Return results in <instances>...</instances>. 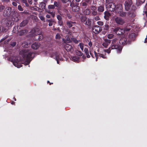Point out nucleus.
I'll list each match as a JSON object with an SVG mask.
<instances>
[{
  "mask_svg": "<svg viewBox=\"0 0 147 147\" xmlns=\"http://www.w3.org/2000/svg\"><path fill=\"white\" fill-rule=\"evenodd\" d=\"M22 53L23 57L27 59V61L25 63V65H28L32 60L31 58L33 53L32 52L31 50L24 49L22 50Z\"/></svg>",
  "mask_w": 147,
  "mask_h": 147,
  "instance_id": "f257e3e1",
  "label": "nucleus"
},
{
  "mask_svg": "<svg viewBox=\"0 0 147 147\" xmlns=\"http://www.w3.org/2000/svg\"><path fill=\"white\" fill-rule=\"evenodd\" d=\"M110 47L111 49H116L117 53H121L123 48L122 46L119 44L118 38H115L112 40Z\"/></svg>",
  "mask_w": 147,
  "mask_h": 147,
  "instance_id": "f03ea898",
  "label": "nucleus"
},
{
  "mask_svg": "<svg viewBox=\"0 0 147 147\" xmlns=\"http://www.w3.org/2000/svg\"><path fill=\"white\" fill-rule=\"evenodd\" d=\"M131 40L128 38H122L119 40V42L120 45H122V46L126 45H129L131 43Z\"/></svg>",
  "mask_w": 147,
  "mask_h": 147,
  "instance_id": "7ed1b4c3",
  "label": "nucleus"
},
{
  "mask_svg": "<svg viewBox=\"0 0 147 147\" xmlns=\"http://www.w3.org/2000/svg\"><path fill=\"white\" fill-rule=\"evenodd\" d=\"M107 9L108 11L113 12L115 8V4L113 3H111L106 4Z\"/></svg>",
  "mask_w": 147,
  "mask_h": 147,
  "instance_id": "20e7f679",
  "label": "nucleus"
},
{
  "mask_svg": "<svg viewBox=\"0 0 147 147\" xmlns=\"http://www.w3.org/2000/svg\"><path fill=\"white\" fill-rule=\"evenodd\" d=\"M113 29V32L117 35H120L124 34V30L123 28L117 27Z\"/></svg>",
  "mask_w": 147,
  "mask_h": 147,
  "instance_id": "39448f33",
  "label": "nucleus"
},
{
  "mask_svg": "<svg viewBox=\"0 0 147 147\" xmlns=\"http://www.w3.org/2000/svg\"><path fill=\"white\" fill-rule=\"evenodd\" d=\"M78 4H77L76 3H71L70 4V6L72 7V9L73 11L78 13L79 11L80 8L78 5Z\"/></svg>",
  "mask_w": 147,
  "mask_h": 147,
  "instance_id": "423d86ee",
  "label": "nucleus"
},
{
  "mask_svg": "<svg viewBox=\"0 0 147 147\" xmlns=\"http://www.w3.org/2000/svg\"><path fill=\"white\" fill-rule=\"evenodd\" d=\"M92 32L96 34H97L102 30L101 27L98 25H94L92 28Z\"/></svg>",
  "mask_w": 147,
  "mask_h": 147,
  "instance_id": "0eeeda50",
  "label": "nucleus"
},
{
  "mask_svg": "<svg viewBox=\"0 0 147 147\" xmlns=\"http://www.w3.org/2000/svg\"><path fill=\"white\" fill-rule=\"evenodd\" d=\"M13 11H12V9L10 7H7L5 10L4 13L5 16H13Z\"/></svg>",
  "mask_w": 147,
  "mask_h": 147,
  "instance_id": "6e6552de",
  "label": "nucleus"
},
{
  "mask_svg": "<svg viewBox=\"0 0 147 147\" xmlns=\"http://www.w3.org/2000/svg\"><path fill=\"white\" fill-rule=\"evenodd\" d=\"M132 3L131 0H126L124 4L125 10L127 11L129 10L131 7Z\"/></svg>",
  "mask_w": 147,
  "mask_h": 147,
  "instance_id": "1a4fd4ad",
  "label": "nucleus"
},
{
  "mask_svg": "<svg viewBox=\"0 0 147 147\" xmlns=\"http://www.w3.org/2000/svg\"><path fill=\"white\" fill-rule=\"evenodd\" d=\"M115 11L116 13H121L123 11V7L121 4H118L115 5Z\"/></svg>",
  "mask_w": 147,
  "mask_h": 147,
  "instance_id": "9d476101",
  "label": "nucleus"
},
{
  "mask_svg": "<svg viewBox=\"0 0 147 147\" xmlns=\"http://www.w3.org/2000/svg\"><path fill=\"white\" fill-rule=\"evenodd\" d=\"M91 11V15L93 16H96L98 14L97 10V7L96 6L92 5L90 7Z\"/></svg>",
  "mask_w": 147,
  "mask_h": 147,
  "instance_id": "9b49d317",
  "label": "nucleus"
},
{
  "mask_svg": "<svg viewBox=\"0 0 147 147\" xmlns=\"http://www.w3.org/2000/svg\"><path fill=\"white\" fill-rule=\"evenodd\" d=\"M53 55L54 56V58L56 60L57 63L59 64V61L61 59V57L60 56V54L57 52H55L53 53Z\"/></svg>",
  "mask_w": 147,
  "mask_h": 147,
  "instance_id": "f8f14e48",
  "label": "nucleus"
},
{
  "mask_svg": "<svg viewBox=\"0 0 147 147\" xmlns=\"http://www.w3.org/2000/svg\"><path fill=\"white\" fill-rule=\"evenodd\" d=\"M39 30V29L37 28H35L32 30L30 32L32 33V36H34L35 37L36 35L39 34V32H38Z\"/></svg>",
  "mask_w": 147,
  "mask_h": 147,
  "instance_id": "ddd939ff",
  "label": "nucleus"
},
{
  "mask_svg": "<svg viewBox=\"0 0 147 147\" xmlns=\"http://www.w3.org/2000/svg\"><path fill=\"white\" fill-rule=\"evenodd\" d=\"M115 21L117 23L120 25H122L124 23V21L120 17L116 18L115 19Z\"/></svg>",
  "mask_w": 147,
  "mask_h": 147,
  "instance_id": "4468645a",
  "label": "nucleus"
},
{
  "mask_svg": "<svg viewBox=\"0 0 147 147\" xmlns=\"http://www.w3.org/2000/svg\"><path fill=\"white\" fill-rule=\"evenodd\" d=\"M44 36L42 34L39 33L36 35L34 37V40H35L41 41L43 38Z\"/></svg>",
  "mask_w": 147,
  "mask_h": 147,
  "instance_id": "2eb2a0df",
  "label": "nucleus"
},
{
  "mask_svg": "<svg viewBox=\"0 0 147 147\" xmlns=\"http://www.w3.org/2000/svg\"><path fill=\"white\" fill-rule=\"evenodd\" d=\"M105 42L102 44V45L105 48H107L111 42V40L107 39H104Z\"/></svg>",
  "mask_w": 147,
  "mask_h": 147,
  "instance_id": "dca6fc26",
  "label": "nucleus"
},
{
  "mask_svg": "<svg viewBox=\"0 0 147 147\" xmlns=\"http://www.w3.org/2000/svg\"><path fill=\"white\" fill-rule=\"evenodd\" d=\"M104 18L105 20L107 21H109V20L110 17L111 16V13L108 11H106L104 12Z\"/></svg>",
  "mask_w": 147,
  "mask_h": 147,
  "instance_id": "f3484780",
  "label": "nucleus"
},
{
  "mask_svg": "<svg viewBox=\"0 0 147 147\" xmlns=\"http://www.w3.org/2000/svg\"><path fill=\"white\" fill-rule=\"evenodd\" d=\"M65 48L66 50L67 51L71 52L73 51V49L72 48V46L69 44H67L65 45Z\"/></svg>",
  "mask_w": 147,
  "mask_h": 147,
  "instance_id": "a211bd4d",
  "label": "nucleus"
},
{
  "mask_svg": "<svg viewBox=\"0 0 147 147\" xmlns=\"http://www.w3.org/2000/svg\"><path fill=\"white\" fill-rule=\"evenodd\" d=\"M40 46V44L39 43L35 42L32 44V48L34 49H37Z\"/></svg>",
  "mask_w": 147,
  "mask_h": 147,
  "instance_id": "6ab92c4d",
  "label": "nucleus"
},
{
  "mask_svg": "<svg viewBox=\"0 0 147 147\" xmlns=\"http://www.w3.org/2000/svg\"><path fill=\"white\" fill-rule=\"evenodd\" d=\"M13 62V65L16 67L20 68L21 67V65L18 63V59L12 60L11 61Z\"/></svg>",
  "mask_w": 147,
  "mask_h": 147,
  "instance_id": "aec40b11",
  "label": "nucleus"
},
{
  "mask_svg": "<svg viewBox=\"0 0 147 147\" xmlns=\"http://www.w3.org/2000/svg\"><path fill=\"white\" fill-rule=\"evenodd\" d=\"M39 6L40 7H41L42 9H45L46 12H49V10L45 8L46 4L45 3L43 2L40 3Z\"/></svg>",
  "mask_w": 147,
  "mask_h": 147,
  "instance_id": "412c9836",
  "label": "nucleus"
},
{
  "mask_svg": "<svg viewBox=\"0 0 147 147\" xmlns=\"http://www.w3.org/2000/svg\"><path fill=\"white\" fill-rule=\"evenodd\" d=\"M76 24V22H73L71 21H67L66 24L69 28L73 26H74Z\"/></svg>",
  "mask_w": 147,
  "mask_h": 147,
  "instance_id": "4be33fe9",
  "label": "nucleus"
},
{
  "mask_svg": "<svg viewBox=\"0 0 147 147\" xmlns=\"http://www.w3.org/2000/svg\"><path fill=\"white\" fill-rule=\"evenodd\" d=\"M13 23V22L11 20L6 19L5 20V24L6 26L7 27L11 26Z\"/></svg>",
  "mask_w": 147,
  "mask_h": 147,
  "instance_id": "5701e85b",
  "label": "nucleus"
},
{
  "mask_svg": "<svg viewBox=\"0 0 147 147\" xmlns=\"http://www.w3.org/2000/svg\"><path fill=\"white\" fill-rule=\"evenodd\" d=\"M97 10L99 12H103L105 10L104 5H101L98 6L97 7Z\"/></svg>",
  "mask_w": 147,
  "mask_h": 147,
  "instance_id": "b1692460",
  "label": "nucleus"
},
{
  "mask_svg": "<svg viewBox=\"0 0 147 147\" xmlns=\"http://www.w3.org/2000/svg\"><path fill=\"white\" fill-rule=\"evenodd\" d=\"M28 20H23L20 24V27H22L25 26L28 23Z\"/></svg>",
  "mask_w": 147,
  "mask_h": 147,
  "instance_id": "393cba45",
  "label": "nucleus"
},
{
  "mask_svg": "<svg viewBox=\"0 0 147 147\" xmlns=\"http://www.w3.org/2000/svg\"><path fill=\"white\" fill-rule=\"evenodd\" d=\"M84 13L86 15H89L90 14H91V10L88 8L86 9L84 11Z\"/></svg>",
  "mask_w": 147,
  "mask_h": 147,
  "instance_id": "a878e982",
  "label": "nucleus"
},
{
  "mask_svg": "<svg viewBox=\"0 0 147 147\" xmlns=\"http://www.w3.org/2000/svg\"><path fill=\"white\" fill-rule=\"evenodd\" d=\"M85 24L86 25H87L88 26H91L92 24L91 20V19H90L89 18L87 19L86 21Z\"/></svg>",
  "mask_w": 147,
  "mask_h": 147,
  "instance_id": "bb28decb",
  "label": "nucleus"
},
{
  "mask_svg": "<svg viewBox=\"0 0 147 147\" xmlns=\"http://www.w3.org/2000/svg\"><path fill=\"white\" fill-rule=\"evenodd\" d=\"M128 15L129 17H135L136 16L135 11L133 10L131 11H130L128 13Z\"/></svg>",
  "mask_w": 147,
  "mask_h": 147,
  "instance_id": "cd10ccee",
  "label": "nucleus"
},
{
  "mask_svg": "<svg viewBox=\"0 0 147 147\" xmlns=\"http://www.w3.org/2000/svg\"><path fill=\"white\" fill-rule=\"evenodd\" d=\"M27 31L26 30H21L18 32V34L20 36L23 35L25 33H27Z\"/></svg>",
  "mask_w": 147,
  "mask_h": 147,
  "instance_id": "c85d7f7f",
  "label": "nucleus"
},
{
  "mask_svg": "<svg viewBox=\"0 0 147 147\" xmlns=\"http://www.w3.org/2000/svg\"><path fill=\"white\" fill-rule=\"evenodd\" d=\"M84 52L86 55V57L89 58L90 57V56L89 54V51L87 48H85L84 49Z\"/></svg>",
  "mask_w": 147,
  "mask_h": 147,
  "instance_id": "c756f323",
  "label": "nucleus"
},
{
  "mask_svg": "<svg viewBox=\"0 0 147 147\" xmlns=\"http://www.w3.org/2000/svg\"><path fill=\"white\" fill-rule=\"evenodd\" d=\"M72 60L75 62H78L79 61L80 58L78 57L75 56L72 57Z\"/></svg>",
  "mask_w": 147,
  "mask_h": 147,
  "instance_id": "7c9ffc66",
  "label": "nucleus"
},
{
  "mask_svg": "<svg viewBox=\"0 0 147 147\" xmlns=\"http://www.w3.org/2000/svg\"><path fill=\"white\" fill-rule=\"evenodd\" d=\"M53 5L55 6V7L57 8L59 7V3L58 2L55 1L54 2Z\"/></svg>",
  "mask_w": 147,
  "mask_h": 147,
  "instance_id": "2f4dec72",
  "label": "nucleus"
},
{
  "mask_svg": "<svg viewBox=\"0 0 147 147\" xmlns=\"http://www.w3.org/2000/svg\"><path fill=\"white\" fill-rule=\"evenodd\" d=\"M76 55L79 56H82L83 55V53L80 51L77 50L76 51Z\"/></svg>",
  "mask_w": 147,
  "mask_h": 147,
  "instance_id": "473e14b6",
  "label": "nucleus"
},
{
  "mask_svg": "<svg viewBox=\"0 0 147 147\" xmlns=\"http://www.w3.org/2000/svg\"><path fill=\"white\" fill-rule=\"evenodd\" d=\"M47 21L49 23V26H51L53 25V21L51 20H47Z\"/></svg>",
  "mask_w": 147,
  "mask_h": 147,
  "instance_id": "72a5a7b5",
  "label": "nucleus"
},
{
  "mask_svg": "<svg viewBox=\"0 0 147 147\" xmlns=\"http://www.w3.org/2000/svg\"><path fill=\"white\" fill-rule=\"evenodd\" d=\"M98 54H99V56L100 57H101L103 59H106L107 58V57L105 56L106 54H105V55H104L102 54V53H98Z\"/></svg>",
  "mask_w": 147,
  "mask_h": 147,
  "instance_id": "f704fd0d",
  "label": "nucleus"
},
{
  "mask_svg": "<svg viewBox=\"0 0 147 147\" xmlns=\"http://www.w3.org/2000/svg\"><path fill=\"white\" fill-rule=\"evenodd\" d=\"M48 8L49 9L48 10H49V9H56L55 8V6H54L53 5H49L48 6Z\"/></svg>",
  "mask_w": 147,
  "mask_h": 147,
  "instance_id": "c9c22d12",
  "label": "nucleus"
},
{
  "mask_svg": "<svg viewBox=\"0 0 147 147\" xmlns=\"http://www.w3.org/2000/svg\"><path fill=\"white\" fill-rule=\"evenodd\" d=\"M22 2L25 3L26 6V7H28L29 6V5L28 3H27V1L26 0H21Z\"/></svg>",
  "mask_w": 147,
  "mask_h": 147,
  "instance_id": "e433bc0d",
  "label": "nucleus"
},
{
  "mask_svg": "<svg viewBox=\"0 0 147 147\" xmlns=\"http://www.w3.org/2000/svg\"><path fill=\"white\" fill-rule=\"evenodd\" d=\"M109 26L107 24L104 26L103 28L105 30H108L109 28Z\"/></svg>",
  "mask_w": 147,
  "mask_h": 147,
  "instance_id": "4c0bfd02",
  "label": "nucleus"
},
{
  "mask_svg": "<svg viewBox=\"0 0 147 147\" xmlns=\"http://www.w3.org/2000/svg\"><path fill=\"white\" fill-rule=\"evenodd\" d=\"M84 44L82 43H80L78 45V46L80 47L81 49L82 50H83L84 49Z\"/></svg>",
  "mask_w": 147,
  "mask_h": 147,
  "instance_id": "58836bf2",
  "label": "nucleus"
},
{
  "mask_svg": "<svg viewBox=\"0 0 147 147\" xmlns=\"http://www.w3.org/2000/svg\"><path fill=\"white\" fill-rule=\"evenodd\" d=\"M71 40L72 41H73L76 44H78V40H77L76 38H71Z\"/></svg>",
  "mask_w": 147,
  "mask_h": 147,
  "instance_id": "ea45409f",
  "label": "nucleus"
},
{
  "mask_svg": "<svg viewBox=\"0 0 147 147\" xmlns=\"http://www.w3.org/2000/svg\"><path fill=\"white\" fill-rule=\"evenodd\" d=\"M112 49H111V47H110L108 49H105L104 50V51L105 52H107L108 53H109L111 52V50Z\"/></svg>",
  "mask_w": 147,
  "mask_h": 147,
  "instance_id": "a19ab883",
  "label": "nucleus"
},
{
  "mask_svg": "<svg viewBox=\"0 0 147 147\" xmlns=\"http://www.w3.org/2000/svg\"><path fill=\"white\" fill-rule=\"evenodd\" d=\"M6 30L5 28H4L3 26H0V32L4 31H6Z\"/></svg>",
  "mask_w": 147,
  "mask_h": 147,
  "instance_id": "79ce46f5",
  "label": "nucleus"
},
{
  "mask_svg": "<svg viewBox=\"0 0 147 147\" xmlns=\"http://www.w3.org/2000/svg\"><path fill=\"white\" fill-rule=\"evenodd\" d=\"M87 19V18L85 16H83L81 18V21L82 22H85L86 21Z\"/></svg>",
  "mask_w": 147,
  "mask_h": 147,
  "instance_id": "37998d69",
  "label": "nucleus"
},
{
  "mask_svg": "<svg viewBox=\"0 0 147 147\" xmlns=\"http://www.w3.org/2000/svg\"><path fill=\"white\" fill-rule=\"evenodd\" d=\"M94 53L95 54V57H96V61L97 60L98 57V56H99V54H98V53L97 54V53H96L95 51H94Z\"/></svg>",
  "mask_w": 147,
  "mask_h": 147,
  "instance_id": "c03bdc74",
  "label": "nucleus"
},
{
  "mask_svg": "<svg viewBox=\"0 0 147 147\" xmlns=\"http://www.w3.org/2000/svg\"><path fill=\"white\" fill-rule=\"evenodd\" d=\"M114 35L112 34H109L108 35V38L109 39H112L114 37Z\"/></svg>",
  "mask_w": 147,
  "mask_h": 147,
  "instance_id": "a18cd8bd",
  "label": "nucleus"
},
{
  "mask_svg": "<svg viewBox=\"0 0 147 147\" xmlns=\"http://www.w3.org/2000/svg\"><path fill=\"white\" fill-rule=\"evenodd\" d=\"M18 9L19 10L21 11H23V9L22 7L20 5H19L18 6Z\"/></svg>",
  "mask_w": 147,
  "mask_h": 147,
  "instance_id": "49530a36",
  "label": "nucleus"
},
{
  "mask_svg": "<svg viewBox=\"0 0 147 147\" xmlns=\"http://www.w3.org/2000/svg\"><path fill=\"white\" fill-rule=\"evenodd\" d=\"M113 0H106L105 4H106L107 3H113Z\"/></svg>",
  "mask_w": 147,
  "mask_h": 147,
  "instance_id": "de8ad7c7",
  "label": "nucleus"
},
{
  "mask_svg": "<svg viewBox=\"0 0 147 147\" xmlns=\"http://www.w3.org/2000/svg\"><path fill=\"white\" fill-rule=\"evenodd\" d=\"M37 7L36 6H34L32 7V8L31 9L32 10H33L39 11V10H37Z\"/></svg>",
  "mask_w": 147,
  "mask_h": 147,
  "instance_id": "09e8293b",
  "label": "nucleus"
},
{
  "mask_svg": "<svg viewBox=\"0 0 147 147\" xmlns=\"http://www.w3.org/2000/svg\"><path fill=\"white\" fill-rule=\"evenodd\" d=\"M58 23L59 25L60 26H62L63 24V22L62 20L58 21Z\"/></svg>",
  "mask_w": 147,
  "mask_h": 147,
  "instance_id": "8fccbe9b",
  "label": "nucleus"
},
{
  "mask_svg": "<svg viewBox=\"0 0 147 147\" xmlns=\"http://www.w3.org/2000/svg\"><path fill=\"white\" fill-rule=\"evenodd\" d=\"M97 24L100 26H102L104 24L103 22L100 21L97 22Z\"/></svg>",
  "mask_w": 147,
  "mask_h": 147,
  "instance_id": "3c124183",
  "label": "nucleus"
},
{
  "mask_svg": "<svg viewBox=\"0 0 147 147\" xmlns=\"http://www.w3.org/2000/svg\"><path fill=\"white\" fill-rule=\"evenodd\" d=\"M65 38L68 42H71V40L68 36H66L65 37Z\"/></svg>",
  "mask_w": 147,
  "mask_h": 147,
  "instance_id": "603ef678",
  "label": "nucleus"
},
{
  "mask_svg": "<svg viewBox=\"0 0 147 147\" xmlns=\"http://www.w3.org/2000/svg\"><path fill=\"white\" fill-rule=\"evenodd\" d=\"M123 29L124 30V33L125 32L129 31L131 30V28H125Z\"/></svg>",
  "mask_w": 147,
  "mask_h": 147,
  "instance_id": "864d4df0",
  "label": "nucleus"
},
{
  "mask_svg": "<svg viewBox=\"0 0 147 147\" xmlns=\"http://www.w3.org/2000/svg\"><path fill=\"white\" fill-rule=\"evenodd\" d=\"M57 18L58 21L62 20V18L61 16L59 15H58L57 16Z\"/></svg>",
  "mask_w": 147,
  "mask_h": 147,
  "instance_id": "5fc2aeb1",
  "label": "nucleus"
},
{
  "mask_svg": "<svg viewBox=\"0 0 147 147\" xmlns=\"http://www.w3.org/2000/svg\"><path fill=\"white\" fill-rule=\"evenodd\" d=\"M5 8L4 6L3 5L0 6V11H2Z\"/></svg>",
  "mask_w": 147,
  "mask_h": 147,
  "instance_id": "6e6d98bb",
  "label": "nucleus"
},
{
  "mask_svg": "<svg viewBox=\"0 0 147 147\" xmlns=\"http://www.w3.org/2000/svg\"><path fill=\"white\" fill-rule=\"evenodd\" d=\"M61 2L63 3H67V2L69 1V0H60Z\"/></svg>",
  "mask_w": 147,
  "mask_h": 147,
  "instance_id": "4d7b16f0",
  "label": "nucleus"
},
{
  "mask_svg": "<svg viewBox=\"0 0 147 147\" xmlns=\"http://www.w3.org/2000/svg\"><path fill=\"white\" fill-rule=\"evenodd\" d=\"M39 18L41 20L45 21V18L43 16H39Z\"/></svg>",
  "mask_w": 147,
  "mask_h": 147,
  "instance_id": "13d9d810",
  "label": "nucleus"
},
{
  "mask_svg": "<svg viewBox=\"0 0 147 147\" xmlns=\"http://www.w3.org/2000/svg\"><path fill=\"white\" fill-rule=\"evenodd\" d=\"M60 38V36L59 34H57L55 36V38L56 39H59Z\"/></svg>",
  "mask_w": 147,
  "mask_h": 147,
  "instance_id": "bf43d9fd",
  "label": "nucleus"
},
{
  "mask_svg": "<svg viewBox=\"0 0 147 147\" xmlns=\"http://www.w3.org/2000/svg\"><path fill=\"white\" fill-rule=\"evenodd\" d=\"M16 42H13L10 44V45L11 46L14 47L16 46Z\"/></svg>",
  "mask_w": 147,
  "mask_h": 147,
  "instance_id": "052dcab7",
  "label": "nucleus"
},
{
  "mask_svg": "<svg viewBox=\"0 0 147 147\" xmlns=\"http://www.w3.org/2000/svg\"><path fill=\"white\" fill-rule=\"evenodd\" d=\"M25 44V45H23V46L24 47H28V44L26 42H25L24 43H23V45L24 44Z\"/></svg>",
  "mask_w": 147,
  "mask_h": 147,
  "instance_id": "680f3d73",
  "label": "nucleus"
},
{
  "mask_svg": "<svg viewBox=\"0 0 147 147\" xmlns=\"http://www.w3.org/2000/svg\"><path fill=\"white\" fill-rule=\"evenodd\" d=\"M94 19L95 20L97 21L99 20L100 19V18L98 16H96L95 17Z\"/></svg>",
  "mask_w": 147,
  "mask_h": 147,
  "instance_id": "e2e57ef3",
  "label": "nucleus"
},
{
  "mask_svg": "<svg viewBox=\"0 0 147 147\" xmlns=\"http://www.w3.org/2000/svg\"><path fill=\"white\" fill-rule=\"evenodd\" d=\"M69 1L70 2V4H71L75 3V0H69Z\"/></svg>",
  "mask_w": 147,
  "mask_h": 147,
  "instance_id": "0e129e2a",
  "label": "nucleus"
},
{
  "mask_svg": "<svg viewBox=\"0 0 147 147\" xmlns=\"http://www.w3.org/2000/svg\"><path fill=\"white\" fill-rule=\"evenodd\" d=\"M12 4L14 6H17V3L15 2H13L12 3Z\"/></svg>",
  "mask_w": 147,
  "mask_h": 147,
  "instance_id": "69168bd1",
  "label": "nucleus"
},
{
  "mask_svg": "<svg viewBox=\"0 0 147 147\" xmlns=\"http://www.w3.org/2000/svg\"><path fill=\"white\" fill-rule=\"evenodd\" d=\"M67 16L69 19H71L72 18L71 16L69 14H67Z\"/></svg>",
  "mask_w": 147,
  "mask_h": 147,
  "instance_id": "338daca9",
  "label": "nucleus"
},
{
  "mask_svg": "<svg viewBox=\"0 0 147 147\" xmlns=\"http://www.w3.org/2000/svg\"><path fill=\"white\" fill-rule=\"evenodd\" d=\"M88 44L89 46L90 47H91L92 46V42L91 41H90V42H89Z\"/></svg>",
  "mask_w": 147,
  "mask_h": 147,
  "instance_id": "774afa93",
  "label": "nucleus"
}]
</instances>
